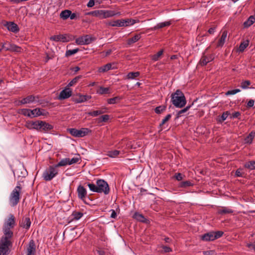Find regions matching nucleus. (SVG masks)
Returning <instances> with one entry per match:
<instances>
[{
	"label": "nucleus",
	"instance_id": "nucleus-47",
	"mask_svg": "<svg viewBox=\"0 0 255 255\" xmlns=\"http://www.w3.org/2000/svg\"><path fill=\"white\" fill-rule=\"evenodd\" d=\"M108 24L112 26H118L121 27V19H118L115 21L109 22Z\"/></svg>",
	"mask_w": 255,
	"mask_h": 255
},
{
	"label": "nucleus",
	"instance_id": "nucleus-44",
	"mask_svg": "<svg viewBox=\"0 0 255 255\" xmlns=\"http://www.w3.org/2000/svg\"><path fill=\"white\" fill-rule=\"evenodd\" d=\"M88 98L89 97L87 96L80 95L79 97L75 100V101L77 103H81L86 101Z\"/></svg>",
	"mask_w": 255,
	"mask_h": 255
},
{
	"label": "nucleus",
	"instance_id": "nucleus-59",
	"mask_svg": "<svg viewBox=\"0 0 255 255\" xmlns=\"http://www.w3.org/2000/svg\"><path fill=\"white\" fill-rule=\"evenodd\" d=\"M243 169L242 168H238L235 172L236 177H243L244 173L242 172Z\"/></svg>",
	"mask_w": 255,
	"mask_h": 255
},
{
	"label": "nucleus",
	"instance_id": "nucleus-38",
	"mask_svg": "<svg viewBox=\"0 0 255 255\" xmlns=\"http://www.w3.org/2000/svg\"><path fill=\"white\" fill-rule=\"evenodd\" d=\"M71 14V10H64L62 11L60 14V16L61 18L63 19H66L68 17H69V16H70Z\"/></svg>",
	"mask_w": 255,
	"mask_h": 255
},
{
	"label": "nucleus",
	"instance_id": "nucleus-14",
	"mask_svg": "<svg viewBox=\"0 0 255 255\" xmlns=\"http://www.w3.org/2000/svg\"><path fill=\"white\" fill-rule=\"evenodd\" d=\"M36 246L34 241L31 240L29 241L26 249V255H35Z\"/></svg>",
	"mask_w": 255,
	"mask_h": 255
},
{
	"label": "nucleus",
	"instance_id": "nucleus-12",
	"mask_svg": "<svg viewBox=\"0 0 255 255\" xmlns=\"http://www.w3.org/2000/svg\"><path fill=\"white\" fill-rule=\"evenodd\" d=\"M72 94V90L69 87H67L65 89L61 91L58 99L60 100H64L70 97Z\"/></svg>",
	"mask_w": 255,
	"mask_h": 255
},
{
	"label": "nucleus",
	"instance_id": "nucleus-45",
	"mask_svg": "<svg viewBox=\"0 0 255 255\" xmlns=\"http://www.w3.org/2000/svg\"><path fill=\"white\" fill-rule=\"evenodd\" d=\"M121 99L122 98L121 97L117 96L114 98L108 99L107 102L109 104H114L119 102Z\"/></svg>",
	"mask_w": 255,
	"mask_h": 255
},
{
	"label": "nucleus",
	"instance_id": "nucleus-21",
	"mask_svg": "<svg viewBox=\"0 0 255 255\" xmlns=\"http://www.w3.org/2000/svg\"><path fill=\"white\" fill-rule=\"evenodd\" d=\"M107 109L106 108H102L99 110L94 111L93 112H88L87 114L91 116L95 117L100 115H102L106 112Z\"/></svg>",
	"mask_w": 255,
	"mask_h": 255
},
{
	"label": "nucleus",
	"instance_id": "nucleus-20",
	"mask_svg": "<svg viewBox=\"0 0 255 255\" xmlns=\"http://www.w3.org/2000/svg\"><path fill=\"white\" fill-rule=\"evenodd\" d=\"M31 225V221L30 220L29 218L26 217L25 218H23L20 223V227L23 228H25L27 230L29 229Z\"/></svg>",
	"mask_w": 255,
	"mask_h": 255
},
{
	"label": "nucleus",
	"instance_id": "nucleus-58",
	"mask_svg": "<svg viewBox=\"0 0 255 255\" xmlns=\"http://www.w3.org/2000/svg\"><path fill=\"white\" fill-rule=\"evenodd\" d=\"M79 160H80V158L79 157H74V158H72V159H70L69 158V162H68L69 165H71L72 164L76 163L78 162Z\"/></svg>",
	"mask_w": 255,
	"mask_h": 255
},
{
	"label": "nucleus",
	"instance_id": "nucleus-22",
	"mask_svg": "<svg viewBox=\"0 0 255 255\" xmlns=\"http://www.w3.org/2000/svg\"><path fill=\"white\" fill-rule=\"evenodd\" d=\"M35 100V97L33 95H30L26 98L19 101V103L21 104H26L33 102Z\"/></svg>",
	"mask_w": 255,
	"mask_h": 255
},
{
	"label": "nucleus",
	"instance_id": "nucleus-6",
	"mask_svg": "<svg viewBox=\"0 0 255 255\" xmlns=\"http://www.w3.org/2000/svg\"><path fill=\"white\" fill-rule=\"evenodd\" d=\"M86 14L103 19L113 16L116 13L114 11L112 10H96L89 12Z\"/></svg>",
	"mask_w": 255,
	"mask_h": 255
},
{
	"label": "nucleus",
	"instance_id": "nucleus-35",
	"mask_svg": "<svg viewBox=\"0 0 255 255\" xmlns=\"http://www.w3.org/2000/svg\"><path fill=\"white\" fill-rule=\"evenodd\" d=\"M249 44V41L248 40L242 42L239 46V50L240 52H243L245 49L248 47Z\"/></svg>",
	"mask_w": 255,
	"mask_h": 255
},
{
	"label": "nucleus",
	"instance_id": "nucleus-24",
	"mask_svg": "<svg viewBox=\"0 0 255 255\" xmlns=\"http://www.w3.org/2000/svg\"><path fill=\"white\" fill-rule=\"evenodd\" d=\"M113 64L112 63H108L101 67L99 68L98 71L99 72L104 73L107 72L111 69H113L115 68L113 67Z\"/></svg>",
	"mask_w": 255,
	"mask_h": 255
},
{
	"label": "nucleus",
	"instance_id": "nucleus-33",
	"mask_svg": "<svg viewBox=\"0 0 255 255\" xmlns=\"http://www.w3.org/2000/svg\"><path fill=\"white\" fill-rule=\"evenodd\" d=\"M218 212L219 214L224 215L226 214H232L234 211L231 209L224 207L223 209L219 210Z\"/></svg>",
	"mask_w": 255,
	"mask_h": 255
},
{
	"label": "nucleus",
	"instance_id": "nucleus-43",
	"mask_svg": "<svg viewBox=\"0 0 255 255\" xmlns=\"http://www.w3.org/2000/svg\"><path fill=\"white\" fill-rule=\"evenodd\" d=\"M139 75L140 73L139 72H129L127 75V78L128 79H134V78L139 76Z\"/></svg>",
	"mask_w": 255,
	"mask_h": 255
},
{
	"label": "nucleus",
	"instance_id": "nucleus-57",
	"mask_svg": "<svg viewBox=\"0 0 255 255\" xmlns=\"http://www.w3.org/2000/svg\"><path fill=\"white\" fill-rule=\"evenodd\" d=\"M240 91H241V90L239 89L229 90L226 93V95H234L237 93L240 92Z\"/></svg>",
	"mask_w": 255,
	"mask_h": 255
},
{
	"label": "nucleus",
	"instance_id": "nucleus-17",
	"mask_svg": "<svg viewBox=\"0 0 255 255\" xmlns=\"http://www.w3.org/2000/svg\"><path fill=\"white\" fill-rule=\"evenodd\" d=\"M50 40L56 42L61 41L62 42H66L69 41L66 34L55 35L50 37Z\"/></svg>",
	"mask_w": 255,
	"mask_h": 255
},
{
	"label": "nucleus",
	"instance_id": "nucleus-31",
	"mask_svg": "<svg viewBox=\"0 0 255 255\" xmlns=\"http://www.w3.org/2000/svg\"><path fill=\"white\" fill-rule=\"evenodd\" d=\"M83 36L84 38V45L89 44L96 39L95 37L90 35H86Z\"/></svg>",
	"mask_w": 255,
	"mask_h": 255
},
{
	"label": "nucleus",
	"instance_id": "nucleus-50",
	"mask_svg": "<svg viewBox=\"0 0 255 255\" xmlns=\"http://www.w3.org/2000/svg\"><path fill=\"white\" fill-rule=\"evenodd\" d=\"M191 107V105H189L183 109L181 110L180 111H178L177 114V118H179V117H181L182 114L186 112Z\"/></svg>",
	"mask_w": 255,
	"mask_h": 255
},
{
	"label": "nucleus",
	"instance_id": "nucleus-15",
	"mask_svg": "<svg viewBox=\"0 0 255 255\" xmlns=\"http://www.w3.org/2000/svg\"><path fill=\"white\" fill-rule=\"evenodd\" d=\"M4 26H5L7 29L14 33H17L19 31V28L18 25L13 22H5L4 24Z\"/></svg>",
	"mask_w": 255,
	"mask_h": 255
},
{
	"label": "nucleus",
	"instance_id": "nucleus-62",
	"mask_svg": "<svg viewBox=\"0 0 255 255\" xmlns=\"http://www.w3.org/2000/svg\"><path fill=\"white\" fill-rule=\"evenodd\" d=\"M246 246L248 248L253 249L255 252V242L253 243H248Z\"/></svg>",
	"mask_w": 255,
	"mask_h": 255
},
{
	"label": "nucleus",
	"instance_id": "nucleus-8",
	"mask_svg": "<svg viewBox=\"0 0 255 255\" xmlns=\"http://www.w3.org/2000/svg\"><path fill=\"white\" fill-rule=\"evenodd\" d=\"M58 173L57 167L55 165H51L44 171L42 176L45 181H50L58 174Z\"/></svg>",
	"mask_w": 255,
	"mask_h": 255
},
{
	"label": "nucleus",
	"instance_id": "nucleus-2",
	"mask_svg": "<svg viewBox=\"0 0 255 255\" xmlns=\"http://www.w3.org/2000/svg\"><path fill=\"white\" fill-rule=\"evenodd\" d=\"M12 236L3 235L0 240V255H8L12 246Z\"/></svg>",
	"mask_w": 255,
	"mask_h": 255
},
{
	"label": "nucleus",
	"instance_id": "nucleus-30",
	"mask_svg": "<svg viewBox=\"0 0 255 255\" xmlns=\"http://www.w3.org/2000/svg\"><path fill=\"white\" fill-rule=\"evenodd\" d=\"M255 136V131H251L249 134L245 138V142L246 143L251 144L252 143Z\"/></svg>",
	"mask_w": 255,
	"mask_h": 255
},
{
	"label": "nucleus",
	"instance_id": "nucleus-28",
	"mask_svg": "<svg viewBox=\"0 0 255 255\" xmlns=\"http://www.w3.org/2000/svg\"><path fill=\"white\" fill-rule=\"evenodd\" d=\"M244 166L245 168L250 169L251 170L255 169V160H251L246 162Z\"/></svg>",
	"mask_w": 255,
	"mask_h": 255
},
{
	"label": "nucleus",
	"instance_id": "nucleus-13",
	"mask_svg": "<svg viewBox=\"0 0 255 255\" xmlns=\"http://www.w3.org/2000/svg\"><path fill=\"white\" fill-rule=\"evenodd\" d=\"M40 121H27L25 124V127L29 129H35L39 131Z\"/></svg>",
	"mask_w": 255,
	"mask_h": 255
},
{
	"label": "nucleus",
	"instance_id": "nucleus-18",
	"mask_svg": "<svg viewBox=\"0 0 255 255\" xmlns=\"http://www.w3.org/2000/svg\"><path fill=\"white\" fill-rule=\"evenodd\" d=\"M77 191L78 198L83 200L87 195L86 189L83 186L80 185L77 188Z\"/></svg>",
	"mask_w": 255,
	"mask_h": 255
},
{
	"label": "nucleus",
	"instance_id": "nucleus-29",
	"mask_svg": "<svg viewBox=\"0 0 255 255\" xmlns=\"http://www.w3.org/2000/svg\"><path fill=\"white\" fill-rule=\"evenodd\" d=\"M133 218L136 220L142 222V223H146L147 220L144 217V216L142 214H140L138 213H135L133 215Z\"/></svg>",
	"mask_w": 255,
	"mask_h": 255
},
{
	"label": "nucleus",
	"instance_id": "nucleus-52",
	"mask_svg": "<svg viewBox=\"0 0 255 255\" xmlns=\"http://www.w3.org/2000/svg\"><path fill=\"white\" fill-rule=\"evenodd\" d=\"M251 84V82L249 80H246L241 83V87L242 89H245L248 88Z\"/></svg>",
	"mask_w": 255,
	"mask_h": 255
},
{
	"label": "nucleus",
	"instance_id": "nucleus-42",
	"mask_svg": "<svg viewBox=\"0 0 255 255\" xmlns=\"http://www.w3.org/2000/svg\"><path fill=\"white\" fill-rule=\"evenodd\" d=\"M166 106L165 105H161L157 107L154 109V112L157 114H160L165 111Z\"/></svg>",
	"mask_w": 255,
	"mask_h": 255
},
{
	"label": "nucleus",
	"instance_id": "nucleus-48",
	"mask_svg": "<svg viewBox=\"0 0 255 255\" xmlns=\"http://www.w3.org/2000/svg\"><path fill=\"white\" fill-rule=\"evenodd\" d=\"M79 51V48H76L72 50H68L66 51L65 53V56L66 57H69L71 55H72L73 54H75L77 52H78Z\"/></svg>",
	"mask_w": 255,
	"mask_h": 255
},
{
	"label": "nucleus",
	"instance_id": "nucleus-54",
	"mask_svg": "<svg viewBox=\"0 0 255 255\" xmlns=\"http://www.w3.org/2000/svg\"><path fill=\"white\" fill-rule=\"evenodd\" d=\"M21 48L18 46L16 45L15 44H12L10 50L11 51L20 52H21Z\"/></svg>",
	"mask_w": 255,
	"mask_h": 255
},
{
	"label": "nucleus",
	"instance_id": "nucleus-3",
	"mask_svg": "<svg viewBox=\"0 0 255 255\" xmlns=\"http://www.w3.org/2000/svg\"><path fill=\"white\" fill-rule=\"evenodd\" d=\"M171 102L177 108H181L184 107L186 104L185 97L183 92L180 90H177L171 95Z\"/></svg>",
	"mask_w": 255,
	"mask_h": 255
},
{
	"label": "nucleus",
	"instance_id": "nucleus-26",
	"mask_svg": "<svg viewBox=\"0 0 255 255\" xmlns=\"http://www.w3.org/2000/svg\"><path fill=\"white\" fill-rule=\"evenodd\" d=\"M255 22V17L254 15H251L248 19L244 22L245 28H248Z\"/></svg>",
	"mask_w": 255,
	"mask_h": 255
},
{
	"label": "nucleus",
	"instance_id": "nucleus-56",
	"mask_svg": "<svg viewBox=\"0 0 255 255\" xmlns=\"http://www.w3.org/2000/svg\"><path fill=\"white\" fill-rule=\"evenodd\" d=\"M84 36H81L76 39V43L78 45H84Z\"/></svg>",
	"mask_w": 255,
	"mask_h": 255
},
{
	"label": "nucleus",
	"instance_id": "nucleus-5",
	"mask_svg": "<svg viewBox=\"0 0 255 255\" xmlns=\"http://www.w3.org/2000/svg\"><path fill=\"white\" fill-rule=\"evenodd\" d=\"M21 192V187L20 184H18L12 190L9 196V201L11 206L14 207L19 203Z\"/></svg>",
	"mask_w": 255,
	"mask_h": 255
},
{
	"label": "nucleus",
	"instance_id": "nucleus-1",
	"mask_svg": "<svg viewBox=\"0 0 255 255\" xmlns=\"http://www.w3.org/2000/svg\"><path fill=\"white\" fill-rule=\"evenodd\" d=\"M87 186L90 190L94 192L104 193L105 195H108L110 191L109 184L103 179L97 180L96 181V184L88 183Z\"/></svg>",
	"mask_w": 255,
	"mask_h": 255
},
{
	"label": "nucleus",
	"instance_id": "nucleus-61",
	"mask_svg": "<svg viewBox=\"0 0 255 255\" xmlns=\"http://www.w3.org/2000/svg\"><path fill=\"white\" fill-rule=\"evenodd\" d=\"M175 179L178 181H181L183 179V175L180 173H178L175 175Z\"/></svg>",
	"mask_w": 255,
	"mask_h": 255
},
{
	"label": "nucleus",
	"instance_id": "nucleus-27",
	"mask_svg": "<svg viewBox=\"0 0 255 255\" xmlns=\"http://www.w3.org/2000/svg\"><path fill=\"white\" fill-rule=\"evenodd\" d=\"M171 25L170 21H165L163 22H160L158 23L156 25L154 26L153 28H151V30H156L158 29L163 28L165 26H168Z\"/></svg>",
	"mask_w": 255,
	"mask_h": 255
},
{
	"label": "nucleus",
	"instance_id": "nucleus-23",
	"mask_svg": "<svg viewBox=\"0 0 255 255\" xmlns=\"http://www.w3.org/2000/svg\"><path fill=\"white\" fill-rule=\"evenodd\" d=\"M121 27L122 26H128L132 25L136 22V20L133 19H121Z\"/></svg>",
	"mask_w": 255,
	"mask_h": 255
},
{
	"label": "nucleus",
	"instance_id": "nucleus-25",
	"mask_svg": "<svg viewBox=\"0 0 255 255\" xmlns=\"http://www.w3.org/2000/svg\"><path fill=\"white\" fill-rule=\"evenodd\" d=\"M228 32L227 31H224L223 32L222 34L221 35V38H220L218 43L217 44V47H222L225 43L226 39L227 36Z\"/></svg>",
	"mask_w": 255,
	"mask_h": 255
},
{
	"label": "nucleus",
	"instance_id": "nucleus-40",
	"mask_svg": "<svg viewBox=\"0 0 255 255\" xmlns=\"http://www.w3.org/2000/svg\"><path fill=\"white\" fill-rule=\"evenodd\" d=\"M193 184L189 180L181 182L179 184L180 188H186L187 187L192 186Z\"/></svg>",
	"mask_w": 255,
	"mask_h": 255
},
{
	"label": "nucleus",
	"instance_id": "nucleus-39",
	"mask_svg": "<svg viewBox=\"0 0 255 255\" xmlns=\"http://www.w3.org/2000/svg\"><path fill=\"white\" fill-rule=\"evenodd\" d=\"M163 49H161L156 54H154L151 56V59L154 61L158 60L160 59L161 56L163 54Z\"/></svg>",
	"mask_w": 255,
	"mask_h": 255
},
{
	"label": "nucleus",
	"instance_id": "nucleus-53",
	"mask_svg": "<svg viewBox=\"0 0 255 255\" xmlns=\"http://www.w3.org/2000/svg\"><path fill=\"white\" fill-rule=\"evenodd\" d=\"M12 44V43L8 42H5L2 45V49H4L6 51H10Z\"/></svg>",
	"mask_w": 255,
	"mask_h": 255
},
{
	"label": "nucleus",
	"instance_id": "nucleus-10",
	"mask_svg": "<svg viewBox=\"0 0 255 255\" xmlns=\"http://www.w3.org/2000/svg\"><path fill=\"white\" fill-rule=\"evenodd\" d=\"M54 126L53 125L46 123L45 121H40L39 131L44 133H48L51 132Z\"/></svg>",
	"mask_w": 255,
	"mask_h": 255
},
{
	"label": "nucleus",
	"instance_id": "nucleus-63",
	"mask_svg": "<svg viewBox=\"0 0 255 255\" xmlns=\"http://www.w3.org/2000/svg\"><path fill=\"white\" fill-rule=\"evenodd\" d=\"M46 56L45 59V62H47L48 61V60H49L50 59H53V58L54 57V56L52 54L50 55V54H48L47 53H46Z\"/></svg>",
	"mask_w": 255,
	"mask_h": 255
},
{
	"label": "nucleus",
	"instance_id": "nucleus-64",
	"mask_svg": "<svg viewBox=\"0 0 255 255\" xmlns=\"http://www.w3.org/2000/svg\"><path fill=\"white\" fill-rule=\"evenodd\" d=\"M241 116V113L239 112H236L232 114L231 118H238Z\"/></svg>",
	"mask_w": 255,
	"mask_h": 255
},
{
	"label": "nucleus",
	"instance_id": "nucleus-60",
	"mask_svg": "<svg viewBox=\"0 0 255 255\" xmlns=\"http://www.w3.org/2000/svg\"><path fill=\"white\" fill-rule=\"evenodd\" d=\"M255 104V101L253 99H250L247 104V108H251L254 107Z\"/></svg>",
	"mask_w": 255,
	"mask_h": 255
},
{
	"label": "nucleus",
	"instance_id": "nucleus-55",
	"mask_svg": "<svg viewBox=\"0 0 255 255\" xmlns=\"http://www.w3.org/2000/svg\"><path fill=\"white\" fill-rule=\"evenodd\" d=\"M30 111V110L29 109H23L21 110V114L25 116L31 117V114Z\"/></svg>",
	"mask_w": 255,
	"mask_h": 255
},
{
	"label": "nucleus",
	"instance_id": "nucleus-19",
	"mask_svg": "<svg viewBox=\"0 0 255 255\" xmlns=\"http://www.w3.org/2000/svg\"><path fill=\"white\" fill-rule=\"evenodd\" d=\"M44 110H41L39 108H36L34 110H30V112H31V117H37L40 116H44L45 115Z\"/></svg>",
	"mask_w": 255,
	"mask_h": 255
},
{
	"label": "nucleus",
	"instance_id": "nucleus-46",
	"mask_svg": "<svg viewBox=\"0 0 255 255\" xmlns=\"http://www.w3.org/2000/svg\"><path fill=\"white\" fill-rule=\"evenodd\" d=\"M110 119V116L108 115H103L100 117L98 119V123H101L107 122Z\"/></svg>",
	"mask_w": 255,
	"mask_h": 255
},
{
	"label": "nucleus",
	"instance_id": "nucleus-34",
	"mask_svg": "<svg viewBox=\"0 0 255 255\" xmlns=\"http://www.w3.org/2000/svg\"><path fill=\"white\" fill-rule=\"evenodd\" d=\"M171 118V114H168L165 118L163 119L160 124L159 126V128H160V131L162 130L163 126L166 124L167 122H168Z\"/></svg>",
	"mask_w": 255,
	"mask_h": 255
},
{
	"label": "nucleus",
	"instance_id": "nucleus-11",
	"mask_svg": "<svg viewBox=\"0 0 255 255\" xmlns=\"http://www.w3.org/2000/svg\"><path fill=\"white\" fill-rule=\"evenodd\" d=\"M214 55L213 54L206 55L204 53L200 60L199 64L202 66L206 65L208 63L214 59Z\"/></svg>",
	"mask_w": 255,
	"mask_h": 255
},
{
	"label": "nucleus",
	"instance_id": "nucleus-16",
	"mask_svg": "<svg viewBox=\"0 0 255 255\" xmlns=\"http://www.w3.org/2000/svg\"><path fill=\"white\" fill-rule=\"evenodd\" d=\"M83 216V213L81 212L74 211L70 217L68 218V223L74 221H77L81 219Z\"/></svg>",
	"mask_w": 255,
	"mask_h": 255
},
{
	"label": "nucleus",
	"instance_id": "nucleus-37",
	"mask_svg": "<svg viewBox=\"0 0 255 255\" xmlns=\"http://www.w3.org/2000/svg\"><path fill=\"white\" fill-rule=\"evenodd\" d=\"M82 76L81 75H79L75 77L68 83L67 87H69L75 85L79 81V80L82 78Z\"/></svg>",
	"mask_w": 255,
	"mask_h": 255
},
{
	"label": "nucleus",
	"instance_id": "nucleus-9",
	"mask_svg": "<svg viewBox=\"0 0 255 255\" xmlns=\"http://www.w3.org/2000/svg\"><path fill=\"white\" fill-rule=\"evenodd\" d=\"M67 130L72 136L77 137H84L91 132V130L88 128H81L80 129L71 128H68Z\"/></svg>",
	"mask_w": 255,
	"mask_h": 255
},
{
	"label": "nucleus",
	"instance_id": "nucleus-41",
	"mask_svg": "<svg viewBox=\"0 0 255 255\" xmlns=\"http://www.w3.org/2000/svg\"><path fill=\"white\" fill-rule=\"evenodd\" d=\"M69 158H65L62 159L60 162H59L57 164L55 165V167L57 168L60 166H63L67 165H69Z\"/></svg>",
	"mask_w": 255,
	"mask_h": 255
},
{
	"label": "nucleus",
	"instance_id": "nucleus-36",
	"mask_svg": "<svg viewBox=\"0 0 255 255\" xmlns=\"http://www.w3.org/2000/svg\"><path fill=\"white\" fill-rule=\"evenodd\" d=\"M120 152V151L118 150H110L108 151L107 155L110 157L114 158L118 156Z\"/></svg>",
	"mask_w": 255,
	"mask_h": 255
},
{
	"label": "nucleus",
	"instance_id": "nucleus-4",
	"mask_svg": "<svg viewBox=\"0 0 255 255\" xmlns=\"http://www.w3.org/2000/svg\"><path fill=\"white\" fill-rule=\"evenodd\" d=\"M15 225V217L13 215L10 214L8 219L3 225V235L13 236V232L11 231L10 229L13 228Z\"/></svg>",
	"mask_w": 255,
	"mask_h": 255
},
{
	"label": "nucleus",
	"instance_id": "nucleus-51",
	"mask_svg": "<svg viewBox=\"0 0 255 255\" xmlns=\"http://www.w3.org/2000/svg\"><path fill=\"white\" fill-rule=\"evenodd\" d=\"M230 114V113L228 111H226L225 112H224L222 114V116H221V118H220V119L219 120V122H221V123L224 122L225 120H226V119L227 118V117H228V116Z\"/></svg>",
	"mask_w": 255,
	"mask_h": 255
},
{
	"label": "nucleus",
	"instance_id": "nucleus-32",
	"mask_svg": "<svg viewBox=\"0 0 255 255\" xmlns=\"http://www.w3.org/2000/svg\"><path fill=\"white\" fill-rule=\"evenodd\" d=\"M140 38H141L140 34H137L135 35L133 37H132L130 38H129L128 40V45H131V44L136 42V41H138Z\"/></svg>",
	"mask_w": 255,
	"mask_h": 255
},
{
	"label": "nucleus",
	"instance_id": "nucleus-7",
	"mask_svg": "<svg viewBox=\"0 0 255 255\" xmlns=\"http://www.w3.org/2000/svg\"><path fill=\"white\" fill-rule=\"evenodd\" d=\"M224 234L221 231L210 232L201 236V239L203 241H213L221 238Z\"/></svg>",
	"mask_w": 255,
	"mask_h": 255
},
{
	"label": "nucleus",
	"instance_id": "nucleus-49",
	"mask_svg": "<svg viewBox=\"0 0 255 255\" xmlns=\"http://www.w3.org/2000/svg\"><path fill=\"white\" fill-rule=\"evenodd\" d=\"M110 89L109 88H106V87H101L98 91V93L99 94L103 95L104 94H107L109 93Z\"/></svg>",
	"mask_w": 255,
	"mask_h": 255
}]
</instances>
